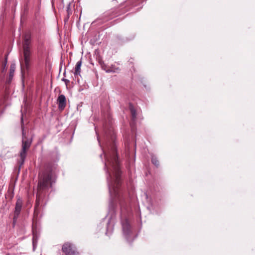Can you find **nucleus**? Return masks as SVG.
Instances as JSON below:
<instances>
[{
  "label": "nucleus",
  "mask_w": 255,
  "mask_h": 255,
  "mask_svg": "<svg viewBox=\"0 0 255 255\" xmlns=\"http://www.w3.org/2000/svg\"><path fill=\"white\" fill-rule=\"evenodd\" d=\"M57 171V164L55 161L44 163L43 170L38 173L36 206L38 205L40 201L45 197L49 189L52 187L55 182V174Z\"/></svg>",
  "instance_id": "nucleus-1"
},
{
  "label": "nucleus",
  "mask_w": 255,
  "mask_h": 255,
  "mask_svg": "<svg viewBox=\"0 0 255 255\" xmlns=\"http://www.w3.org/2000/svg\"><path fill=\"white\" fill-rule=\"evenodd\" d=\"M135 0H129L127 2L121 3L117 7L112 8L106 11L103 15L106 21L112 19L129 11L132 7L137 6Z\"/></svg>",
  "instance_id": "nucleus-2"
},
{
  "label": "nucleus",
  "mask_w": 255,
  "mask_h": 255,
  "mask_svg": "<svg viewBox=\"0 0 255 255\" xmlns=\"http://www.w3.org/2000/svg\"><path fill=\"white\" fill-rule=\"evenodd\" d=\"M31 43V35L26 34L24 37L23 42V61H20L22 72L23 70L28 71L30 66L31 52L30 48Z\"/></svg>",
  "instance_id": "nucleus-3"
},
{
  "label": "nucleus",
  "mask_w": 255,
  "mask_h": 255,
  "mask_svg": "<svg viewBox=\"0 0 255 255\" xmlns=\"http://www.w3.org/2000/svg\"><path fill=\"white\" fill-rule=\"evenodd\" d=\"M121 224L123 232L126 235H128L130 232V226L127 219V216L131 212L130 207L128 206L125 203H122L121 205Z\"/></svg>",
  "instance_id": "nucleus-4"
},
{
  "label": "nucleus",
  "mask_w": 255,
  "mask_h": 255,
  "mask_svg": "<svg viewBox=\"0 0 255 255\" xmlns=\"http://www.w3.org/2000/svg\"><path fill=\"white\" fill-rule=\"evenodd\" d=\"M22 148L19 153V156L20 157V166L22 165L24 162L25 159L27 155V151L30 148L32 141V138H27L25 136V133L24 131V128L22 127Z\"/></svg>",
  "instance_id": "nucleus-5"
},
{
  "label": "nucleus",
  "mask_w": 255,
  "mask_h": 255,
  "mask_svg": "<svg viewBox=\"0 0 255 255\" xmlns=\"http://www.w3.org/2000/svg\"><path fill=\"white\" fill-rule=\"evenodd\" d=\"M112 155H110L109 157L106 155V162L105 166V168H107V164H110L118 171L119 168L118 157L116 148L114 146L112 147Z\"/></svg>",
  "instance_id": "nucleus-6"
},
{
  "label": "nucleus",
  "mask_w": 255,
  "mask_h": 255,
  "mask_svg": "<svg viewBox=\"0 0 255 255\" xmlns=\"http://www.w3.org/2000/svg\"><path fill=\"white\" fill-rule=\"evenodd\" d=\"M62 251L65 255H79V253L75 245L68 242L63 244Z\"/></svg>",
  "instance_id": "nucleus-7"
},
{
  "label": "nucleus",
  "mask_w": 255,
  "mask_h": 255,
  "mask_svg": "<svg viewBox=\"0 0 255 255\" xmlns=\"http://www.w3.org/2000/svg\"><path fill=\"white\" fill-rule=\"evenodd\" d=\"M22 205L23 201L21 198L20 196H16V202L15 203L13 218V222H15L17 219L21 211Z\"/></svg>",
  "instance_id": "nucleus-8"
},
{
  "label": "nucleus",
  "mask_w": 255,
  "mask_h": 255,
  "mask_svg": "<svg viewBox=\"0 0 255 255\" xmlns=\"http://www.w3.org/2000/svg\"><path fill=\"white\" fill-rule=\"evenodd\" d=\"M59 110L63 111L66 106V99L64 95H59L57 100Z\"/></svg>",
  "instance_id": "nucleus-9"
},
{
  "label": "nucleus",
  "mask_w": 255,
  "mask_h": 255,
  "mask_svg": "<svg viewBox=\"0 0 255 255\" xmlns=\"http://www.w3.org/2000/svg\"><path fill=\"white\" fill-rule=\"evenodd\" d=\"M15 71V67L14 65H11L10 67L9 73L8 76V78L7 80V83L9 84L11 83L13 77L14 76V73Z\"/></svg>",
  "instance_id": "nucleus-10"
},
{
  "label": "nucleus",
  "mask_w": 255,
  "mask_h": 255,
  "mask_svg": "<svg viewBox=\"0 0 255 255\" xmlns=\"http://www.w3.org/2000/svg\"><path fill=\"white\" fill-rule=\"evenodd\" d=\"M98 59V62L99 64L100 65L102 69L104 70H105L107 72V70H108L109 67L104 62V61L102 60V58L101 56H98V58H97Z\"/></svg>",
  "instance_id": "nucleus-11"
},
{
  "label": "nucleus",
  "mask_w": 255,
  "mask_h": 255,
  "mask_svg": "<svg viewBox=\"0 0 255 255\" xmlns=\"http://www.w3.org/2000/svg\"><path fill=\"white\" fill-rule=\"evenodd\" d=\"M82 65V61L80 60L78 61L76 64V66L75 68V71L74 72V74L75 76L80 75L81 72V66Z\"/></svg>",
  "instance_id": "nucleus-12"
},
{
  "label": "nucleus",
  "mask_w": 255,
  "mask_h": 255,
  "mask_svg": "<svg viewBox=\"0 0 255 255\" xmlns=\"http://www.w3.org/2000/svg\"><path fill=\"white\" fill-rule=\"evenodd\" d=\"M129 109L131 113L132 119L135 120L136 118V111L133 105L131 103L129 104Z\"/></svg>",
  "instance_id": "nucleus-13"
},
{
  "label": "nucleus",
  "mask_w": 255,
  "mask_h": 255,
  "mask_svg": "<svg viewBox=\"0 0 255 255\" xmlns=\"http://www.w3.org/2000/svg\"><path fill=\"white\" fill-rule=\"evenodd\" d=\"M120 69L119 67H117L114 65H112L110 67H109L108 70H107V73H117L120 71Z\"/></svg>",
  "instance_id": "nucleus-14"
},
{
  "label": "nucleus",
  "mask_w": 255,
  "mask_h": 255,
  "mask_svg": "<svg viewBox=\"0 0 255 255\" xmlns=\"http://www.w3.org/2000/svg\"><path fill=\"white\" fill-rule=\"evenodd\" d=\"M44 41L41 38L37 39V49L39 50H42L44 47Z\"/></svg>",
  "instance_id": "nucleus-15"
},
{
  "label": "nucleus",
  "mask_w": 255,
  "mask_h": 255,
  "mask_svg": "<svg viewBox=\"0 0 255 255\" xmlns=\"http://www.w3.org/2000/svg\"><path fill=\"white\" fill-rule=\"evenodd\" d=\"M151 162L156 167H158L159 165V160L157 157H156L155 156L152 155L151 156Z\"/></svg>",
  "instance_id": "nucleus-16"
},
{
  "label": "nucleus",
  "mask_w": 255,
  "mask_h": 255,
  "mask_svg": "<svg viewBox=\"0 0 255 255\" xmlns=\"http://www.w3.org/2000/svg\"><path fill=\"white\" fill-rule=\"evenodd\" d=\"M123 20V18H117L111 22H110L108 24V27H110L111 26H113L115 25L116 23H118L121 21Z\"/></svg>",
  "instance_id": "nucleus-17"
},
{
  "label": "nucleus",
  "mask_w": 255,
  "mask_h": 255,
  "mask_svg": "<svg viewBox=\"0 0 255 255\" xmlns=\"http://www.w3.org/2000/svg\"><path fill=\"white\" fill-rule=\"evenodd\" d=\"M7 57H5L4 61L2 63V69H3L2 70V72H3L4 71V70L6 67V65L7 64Z\"/></svg>",
  "instance_id": "nucleus-18"
},
{
  "label": "nucleus",
  "mask_w": 255,
  "mask_h": 255,
  "mask_svg": "<svg viewBox=\"0 0 255 255\" xmlns=\"http://www.w3.org/2000/svg\"><path fill=\"white\" fill-rule=\"evenodd\" d=\"M70 4H69L67 7H66V8H67V19L69 18V15L70 13H71V10H70Z\"/></svg>",
  "instance_id": "nucleus-19"
},
{
  "label": "nucleus",
  "mask_w": 255,
  "mask_h": 255,
  "mask_svg": "<svg viewBox=\"0 0 255 255\" xmlns=\"http://www.w3.org/2000/svg\"><path fill=\"white\" fill-rule=\"evenodd\" d=\"M63 81H64L66 85L70 82L69 80L65 78H63L62 79Z\"/></svg>",
  "instance_id": "nucleus-20"
},
{
  "label": "nucleus",
  "mask_w": 255,
  "mask_h": 255,
  "mask_svg": "<svg viewBox=\"0 0 255 255\" xmlns=\"http://www.w3.org/2000/svg\"><path fill=\"white\" fill-rule=\"evenodd\" d=\"M113 2L114 3H117V0H113Z\"/></svg>",
  "instance_id": "nucleus-21"
},
{
  "label": "nucleus",
  "mask_w": 255,
  "mask_h": 255,
  "mask_svg": "<svg viewBox=\"0 0 255 255\" xmlns=\"http://www.w3.org/2000/svg\"><path fill=\"white\" fill-rule=\"evenodd\" d=\"M111 175L110 173H109V177L108 178H111Z\"/></svg>",
  "instance_id": "nucleus-22"
},
{
  "label": "nucleus",
  "mask_w": 255,
  "mask_h": 255,
  "mask_svg": "<svg viewBox=\"0 0 255 255\" xmlns=\"http://www.w3.org/2000/svg\"><path fill=\"white\" fill-rule=\"evenodd\" d=\"M21 121L22 122L23 121V118L22 117L21 118Z\"/></svg>",
  "instance_id": "nucleus-23"
}]
</instances>
